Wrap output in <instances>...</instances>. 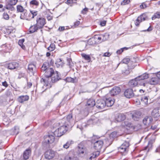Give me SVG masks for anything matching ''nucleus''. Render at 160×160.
<instances>
[{
	"instance_id": "nucleus-1",
	"label": "nucleus",
	"mask_w": 160,
	"mask_h": 160,
	"mask_svg": "<svg viewBox=\"0 0 160 160\" xmlns=\"http://www.w3.org/2000/svg\"><path fill=\"white\" fill-rule=\"evenodd\" d=\"M42 72H45L44 74V77L42 78L41 80V82L45 84L50 77L55 72L53 68L50 67L49 65V63L47 62H45L42 65L41 68Z\"/></svg>"
},
{
	"instance_id": "nucleus-2",
	"label": "nucleus",
	"mask_w": 160,
	"mask_h": 160,
	"mask_svg": "<svg viewBox=\"0 0 160 160\" xmlns=\"http://www.w3.org/2000/svg\"><path fill=\"white\" fill-rule=\"evenodd\" d=\"M59 128H58L53 132V134L56 137H60L66 133L68 129V127L67 125L62 124L59 122Z\"/></svg>"
},
{
	"instance_id": "nucleus-3",
	"label": "nucleus",
	"mask_w": 160,
	"mask_h": 160,
	"mask_svg": "<svg viewBox=\"0 0 160 160\" xmlns=\"http://www.w3.org/2000/svg\"><path fill=\"white\" fill-rule=\"evenodd\" d=\"M49 79L50 80H48L46 84L44 85V87H47L46 89L50 88L51 87V82L54 83L61 79L60 75L59 74L58 72L56 71L52 75Z\"/></svg>"
},
{
	"instance_id": "nucleus-4",
	"label": "nucleus",
	"mask_w": 160,
	"mask_h": 160,
	"mask_svg": "<svg viewBox=\"0 0 160 160\" xmlns=\"http://www.w3.org/2000/svg\"><path fill=\"white\" fill-rule=\"evenodd\" d=\"M60 122L62 124L67 125L68 127L69 126H71L73 122L72 114L68 115L66 118H63Z\"/></svg>"
},
{
	"instance_id": "nucleus-5",
	"label": "nucleus",
	"mask_w": 160,
	"mask_h": 160,
	"mask_svg": "<svg viewBox=\"0 0 160 160\" xmlns=\"http://www.w3.org/2000/svg\"><path fill=\"white\" fill-rule=\"evenodd\" d=\"M55 136L52 135H47L44 136V140L43 141L44 145H48L52 143L54 141Z\"/></svg>"
},
{
	"instance_id": "nucleus-6",
	"label": "nucleus",
	"mask_w": 160,
	"mask_h": 160,
	"mask_svg": "<svg viewBox=\"0 0 160 160\" xmlns=\"http://www.w3.org/2000/svg\"><path fill=\"white\" fill-rule=\"evenodd\" d=\"M129 145V142L125 141L118 148V151L121 153L127 152L128 151Z\"/></svg>"
},
{
	"instance_id": "nucleus-7",
	"label": "nucleus",
	"mask_w": 160,
	"mask_h": 160,
	"mask_svg": "<svg viewBox=\"0 0 160 160\" xmlns=\"http://www.w3.org/2000/svg\"><path fill=\"white\" fill-rule=\"evenodd\" d=\"M128 84L130 88H132L136 86L138 84L140 85L145 86V83L144 82H143L142 83H140L139 81L137 79H136L135 78L130 80Z\"/></svg>"
},
{
	"instance_id": "nucleus-8",
	"label": "nucleus",
	"mask_w": 160,
	"mask_h": 160,
	"mask_svg": "<svg viewBox=\"0 0 160 160\" xmlns=\"http://www.w3.org/2000/svg\"><path fill=\"white\" fill-rule=\"evenodd\" d=\"M95 105L99 109H103L106 106L105 100L104 99L98 100L96 102Z\"/></svg>"
},
{
	"instance_id": "nucleus-9",
	"label": "nucleus",
	"mask_w": 160,
	"mask_h": 160,
	"mask_svg": "<svg viewBox=\"0 0 160 160\" xmlns=\"http://www.w3.org/2000/svg\"><path fill=\"white\" fill-rule=\"evenodd\" d=\"M6 67L9 69L12 70L17 69L19 67V64L16 62H12L5 65Z\"/></svg>"
},
{
	"instance_id": "nucleus-10",
	"label": "nucleus",
	"mask_w": 160,
	"mask_h": 160,
	"mask_svg": "<svg viewBox=\"0 0 160 160\" xmlns=\"http://www.w3.org/2000/svg\"><path fill=\"white\" fill-rule=\"evenodd\" d=\"M106 106L108 107H111L114 103L115 100L112 97H108L106 96L104 98Z\"/></svg>"
},
{
	"instance_id": "nucleus-11",
	"label": "nucleus",
	"mask_w": 160,
	"mask_h": 160,
	"mask_svg": "<svg viewBox=\"0 0 160 160\" xmlns=\"http://www.w3.org/2000/svg\"><path fill=\"white\" fill-rule=\"evenodd\" d=\"M99 43L104 41L108 39L109 35L108 33H104L100 35H96Z\"/></svg>"
},
{
	"instance_id": "nucleus-12",
	"label": "nucleus",
	"mask_w": 160,
	"mask_h": 160,
	"mask_svg": "<svg viewBox=\"0 0 160 160\" xmlns=\"http://www.w3.org/2000/svg\"><path fill=\"white\" fill-rule=\"evenodd\" d=\"M96 35L90 38L88 41V44L90 45H94L99 43Z\"/></svg>"
},
{
	"instance_id": "nucleus-13",
	"label": "nucleus",
	"mask_w": 160,
	"mask_h": 160,
	"mask_svg": "<svg viewBox=\"0 0 160 160\" xmlns=\"http://www.w3.org/2000/svg\"><path fill=\"white\" fill-rule=\"evenodd\" d=\"M36 22V25L38 26V28L40 29L42 28L46 23L45 19L42 17L37 18Z\"/></svg>"
},
{
	"instance_id": "nucleus-14",
	"label": "nucleus",
	"mask_w": 160,
	"mask_h": 160,
	"mask_svg": "<svg viewBox=\"0 0 160 160\" xmlns=\"http://www.w3.org/2000/svg\"><path fill=\"white\" fill-rule=\"evenodd\" d=\"M86 151L85 147L82 145V143L79 144L78 146L77 153L80 156L83 155Z\"/></svg>"
},
{
	"instance_id": "nucleus-15",
	"label": "nucleus",
	"mask_w": 160,
	"mask_h": 160,
	"mask_svg": "<svg viewBox=\"0 0 160 160\" xmlns=\"http://www.w3.org/2000/svg\"><path fill=\"white\" fill-rule=\"evenodd\" d=\"M142 114V113L141 111L139 110H136L135 111L132 115V118L134 120L138 121L141 118Z\"/></svg>"
},
{
	"instance_id": "nucleus-16",
	"label": "nucleus",
	"mask_w": 160,
	"mask_h": 160,
	"mask_svg": "<svg viewBox=\"0 0 160 160\" xmlns=\"http://www.w3.org/2000/svg\"><path fill=\"white\" fill-rule=\"evenodd\" d=\"M124 96L127 98H132L134 96V93L132 89H127L124 92Z\"/></svg>"
},
{
	"instance_id": "nucleus-17",
	"label": "nucleus",
	"mask_w": 160,
	"mask_h": 160,
	"mask_svg": "<svg viewBox=\"0 0 160 160\" xmlns=\"http://www.w3.org/2000/svg\"><path fill=\"white\" fill-rule=\"evenodd\" d=\"M55 156V152L51 150L47 151L45 154V157L46 158L50 159L54 157Z\"/></svg>"
},
{
	"instance_id": "nucleus-18",
	"label": "nucleus",
	"mask_w": 160,
	"mask_h": 160,
	"mask_svg": "<svg viewBox=\"0 0 160 160\" xmlns=\"http://www.w3.org/2000/svg\"><path fill=\"white\" fill-rule=\"evenodd\" d=\"M121 91V89L119 87H114L110 91V94L112 96L116 95L120 93Z\"/></svg>"
},
{
	"instance_id": "nucleus-19",
	"label": "nucleus",
	"mask_w": 160,
	"mask_h": 160,
	"mask_svg": "<svg viewBox=\"0 0 160 160\" xmlns=\"http://www.w3.org/2000/svg\"><path fill=\"white\" fill-rule=\"evenodd\" d=\"M124 127L127 130H136L135 127L131 122L128 121H126L124 122Z\"/></svg>"
},
{
	"instance_id": "nucleus-20",
	"label": "nucleus",
	"mask_w": 160,
	"mask_h": 160,
	"mask_svg": "<svg viewBox=\"0 0 160 160\" xmlns=\"http://www.w3.org/2000/svg\"><path fill=\"white\" fill-rule=\"evenodd\" d=\"M103 145V142L102 141H97L94 143V148L96 150L99 151L102 148Z\"/></svg>"
},
{
	"instance_id": "nucleus-21",
	"label": "nucleus",
	"mask_w": 160,
	"mask_h": 160,
	"mask_svg": "<svg viewBox=\"0 0 160 160\" xmlns=\"http://www.w3.org/2000/svg\"><path fill=\"white\" fill-rule=\"evenodd\" d=\"M149 77V75L145 73L136 78V79H137L140 83H142L143 82H145L143 80H144L148 78ZM144 82L145 83V82Z\"/></svg>"
},
{
	"instance_id": "nucleus-22",
	"label": "nucleus",
	"mask_w": 160,
	"mask_h": 160,
	"mask_svg": "<svg viewBox=\"0 0 160 160\" xmlns=\"http://www.w3.org/2000/svg\"><path fill=\"white\" fill-rule=\"evenodd\" d=\"M126 118V115L123 113H118L115 117V119L118 122H120L124 120Z\"/></svg>"
},
{
	"instance_id": "nucleus-23",
	"label": "nucleus",
	"mask_w": 160,
	"mask_h": 160,
	"mask_svg": "<svg viewBox=\"0 0 160 160\" xmlns=\"http://www.w3.org/2000/svg\"><path fill=\"white\" fill-rule=\"evenodd\" d=\"M152 116L154 118H157L160 116V108H154L151 113Z\"/></svg>"
},
{
	"instance_id": "nucleus-24",
	"label": "nucleus",
	"mask_w": 160,
	"mask_h": 160,
	"mask_svg": "<svg viewBox=\"0 0 160 160\" xmlns=\"http://www.w3.org/2000/svg\"><path fill=\"white\" fill-rule=\"evenodd\" d=\"M31 154V151L30 149H28L26 150L23 153V159L24 160H26L28 159Z\"/></svg>"
},
{
	"instance_id": "nucleus-25",
	"label": "nucleus",
	"mask_w": 160,
	"mask_h": 160,
	"mask_svg": "<svg viewBox=\"0 0 160 160\" xmlns=\"http://www.w3.org/2000/svg\"><path fill=\"white\" fill-rule=\"evenodd\" d=\"M152 121V118L150 116H146L143 120V122L144 124L148 125L150 124Z\"/></svg>"
},
{
	"instance_id": "nucleus-26",
	"label": "nucleus",
	"mask_w": 160,
	"mask_h": 160,
	"mask_svg": "<svg viewBox=\"0 0 160 160\" xmlns=\"http://www.w3.org/2000/svg\"><path fill=\"white\" fill-rule=\"evenodd\" d=\"M35 70L36 66L34 64H30L28 65V71L29 73L33 75Z\"/></svg>"
},
{
	"instance_id": "nucleus-27",
	"label": "nucleus",
	"mask_w": 160,
	"mask_h": 160,
	"mask_svg": "<svg viewBox=\"0 0 160 160\" xmlns=\"http://www.w3.org/2000/svg\"><path fill=\"white\" fill-rule=\"evenodd\" d=\"M29 98V97L27 95H22L19 96L18 98V100L19 102L22 103L25 101H28Z\"/></svg>"
},
{
	"instance_id": "nucleus-28",
	"label": "nucleus",
	"mask_w": 160,
	"mask_h": 160,
	"mask_svg": "<svg viewBox=\"0 0 160 160\" xmlns=\"http://www.w3.org/2000/svg\"><path fill=\"white\" fill-rule=\"evenodd\" d=\"M19 127L18 126H15L10 130L11 134L13 135H17L19 133Z\"/></svg>"
},
{
	"instance_id": "nucleus-29",
	"label": "nucleus",
	"mask_w": 160,
	"mask_h": 160,
	"mask_svg": "<svg viewBox=\"0 0 160 160\" xmlns=\"http://www.w3.org/2000/svg\"><path fill=\"white\" fill-rule=\"evenodd\" d=\"M20 18L22 19H26L28 20H30V17H28V13L26 12V10L21 12Z\"/></svg>"
},
{
	"instance_id": "nucleus-30",
	"label": "nucleus",
	"mask_w": 160,
	"mask_h": 160,
	"mask_svg": "<svg viewBox=\"0 0 160 160\" xmlns=\"http://www.w3.org/2000/svg\"><path fill=\"white\" fill-rule=\"evenodd\" d=\"M158 82V79L156 77H153L151 78L148 82L151 85L157 84Z\"/></svg>"
},
{
	"instance_id": "nucleus-31",
	"label": "nucleus",
	"mask_w": 160,
	"mask_h": 160,
	"mask_svg": "<svg viewBox=\"0 0 160 160\" xmlns=\"http://www.w3.org/2000/svg\"><path fill=\"white\" fill-rule=\"evenodd\" d=\"M81 55L84 59L87 61V62H89L91 61V58L89 55L82 53L81 54Z\"/></svg>"
},
{
	"instance_id": "nucleus-32",
	"label": "nucleus",
	"mask_w": 160,
	"mask_h": 160,
	"mask_svg": "<svg viewBox=\"0 0 160 160\" xmlns=\"http://www.w3.org/2000/svg\"><path fill=\"white\" fill-rule=\"evenodd\" d=\"M118 136L117 132L116 131H114L110 133L109 135L110 140L111 142L117 138Z\"/></svg>"
},
{
	"instance_id": "nucleus-33",
	"label": "nucleus",
	"mask_w": 160,
	"mask_h": 160,
	"mask_svg": "<svg viewBox=\"0 0 160 160\" xmlns=\"http://www.w3.org/2000/svg\"><path fill=\"white\" fill-rule=\"evenodd\" d=\"M95 101L92 99H88L87 102V105L90 107H91L94 106L95 105Z\"/></svg>"
},
{
	"instance_id": "nucleus-34",
	"label": "nucleus",
	"mask_w": 160,
	"mask_h": 160,
	"mask_svg": "<svg viewBox=\"0 0 160 160\" xmlns=\"http://www.w3.org/2000/svg\"><path fill=\"white\" fill-rule=\"evenodd\" d=\"M38 29H39L38 27L36 25V24H35L30 27L29 29V32L30 33H33L37 31Z\"/></svg>"
},
{
	"instance_id": "nucleus-35",
	"label": "nucleus",
	"mask_w": 160,
	"mask_h": 160,
	"mask_svg": "<svg viewBox=\"0 0 160 160\" xmlns=\"http://www.w3.org/2000/svg\"><path fill=\"white\" fill-rule=\"evenodd\" d=\"M142 103L144 104V106H146L148 104V98L146 96L142 97L141 99Z\"/></svg>"
},
{
	"instance_id": "nucleus-36",
	"label": "nucleus",
	"mask_w": 160,
	"mask_h": 160,
	"mask_svg": "<svg viewBox=\"0 0 160 160\" xmlns=\"http://www.w3.org/2000/svg\"><path fill=\"white\" fill-rule=\"evenodd\" d=\"M55 64L56 67L58 68L62 67L63 65V62L62 61L61 59L58 58L57 59Z\"/></svg>"
},
{
	"instance_id": "nucleus-37",
	"label": "nucleus",
	"mask_w": 160,
	"mask_h": 160,
	"mask_svg": "<svg viewBox=\"0 0 160 160\" xmlns=\"http://www.w3.org/2000/svg\"><path fill=\"white\" fill-rule=\"evenodd\" d=\"M66 81L68 82H76L78 81V78L76 77L72 78L71 77H68L66 78Z\"/></svg>"
},
{
	"instance_id": "nucleus-38",
	"label": "nucleus",
	"mask_w": 160,
	"mask_h": 160,
	"mask_svg": "<svg viewBox=\"0 0 160 160\" xmlns=\"http://www.w3.org/2000/svg\"><path fill=\"white\" fill-rule=\"evenodd\" d=\"M73 143V141L72 140H69L67 142L63 145V147L64 148L67 149L69 146L72 144Z\"/></svg>"
},
{
	"instance_id": "nucleus-39",
	"label": "nucleus",
	"mask_w": 160,
	"mask_h": 160,
	"mask_svg": "<svg viewBox=\"0 0 160 160\" xmlns=\"http://www.w3.org/2000/svg\"><path fill=\"white\" fill-rule=\"evenodd\" d=\"M148 18V17L145 14H143L139 16L138 18V20L140 19V21L141 22L142 21H145Z\"/></svg>"
},
{
	"instance_id": "nucleus-40",
	"label": "nucleus",
	"mask_w": 160,
	"mask_h": 160,
	"mask_svg": "<svg viewBox=\"0 0 160 160\" xmlns=\"http://www.w3.org/2000/svg\"><path fill=\"white\" fill-rule=\"evenodd\" d=\"M24 41L25 40L24 39H22L19 40L18 42V45L23 50H25L26 48L25 46L23 44V43L24 42Z\"/></svg>"
},
{
	"instance_id": "nucleus-41",
	"label": "nucleus",
	"mask_w": 160,
	"mask_h": 160,
	"mask_svg": "<svg viewBox=\"0 0 160 160\" xmlns=\"http://www.w3.org/2000/svg\"><path fill=\"white\" fill-rule=\"evenodd\" d=\"M152 144L148 142V145L144 147L143 150H147V152H148L152 149Z\"/></svg>"
},
{
	"instance_id": "nucleus-42",
	"label": "nucleus",
	"mask_w": 160,
	"mask_h": 160,
	"mask_svg": "<svg viewBox=\"0 0 160 160\" xmlns=\"http://www.w3.org/2000/svg\"><path fill=\"white\" fill-rule=\"evenodd\" d=\"M100 152V151L98 150L96 152H93L92 156L90 157V158H94L98 157L99 155Z\"/></svg>"
},
{
	"instance_id": "nucleus-43",
	"label": "nucleus",
	"mask_w": 160,
	"mask_h": 160,
	"mask_svg": "<svg viewBox=\"0 0 160 160\" xmlns=\"http://www.w3.org/2000/svg\"><path fill=\"white\" fill-rule=\"evenodd\" d=\"M30 12L31 13V14L32 15V17H30V20L32 18H34L35 16H36L38 14V12L37 11H35L34 10H30Z\"/></svg>"
},
{
	"instance_id": "nucleus-44",
	"label": "nucleus",
	"mask_w": 160,
	"mask_h": 160,
	"mask_svg": "<svg viewBox=\"0 0 160 160\" xmlns=\"http://www.w3.org/2000/svg\"><path fill=\"white\" fill-rule=\"evenodd\" d=\"M17 11L18 12H22L25 11V10L24 9L23 7L20 5H18L17 6Z\"/></svg>"
},
{
	"instance_id": "nucleus-45",
	"label": "nucleus",
	"mask_w": 160,
	"mask_h": 160,
	"mask_svg": "<svg viewBox=\"0 0 160 160\" xmlns=\"http://www.w3.org/2000/svg\"><path fill=\"white\" fill-rule=\"evenodd\" d=\"M156 139V135L153 134L151 137V139L148 142L151 144L155 142V139Z\"/></svg>"
},
{
	"instance_id": "nucleus-46",
	"label": "nucleus",
	"mask_w": 160,
	"mask_h": 160,
	"mask_svg": "<svg viewBox=\"0 0 160 160\" xmlns=\"http://www.w3.org/2000/svg\"><path fill=\"white\" fill-rule=\"evenodd\" d=\"M156 18H160V12H157L154 14L153 16L152 17V20H154Z\"/></svg>"
},
{
	"instance_id": "nucleus-47",
	"label": "nucleus",
	"mask_w": 160,
	"mask_h": 160,
	"mask_svg": "<svg viewBox=\"0 0 160 160\" xmlns=\"http://www.w3.org/2000/svg\"><path fill=\"white\" fill-rule=\"evenodd\" d=\"M13 5H11L9 4V3L7 5H6L4 8L8 10H11L12 11L13 10L14 8L12 6Z\"/></svg>"
},
{
	"instance_id": "nucleus-48",
	"label": "nucleus",
	"mask_w": 160,
	"mask_h": 160,
	"mask_svg": "<svg viewBox=\"0 0 160 160\" xmlns=\"http://www.w3.org/2000/svg\"><path fill=\"white\" fill-rule=\"evenodd\" d=\"M31 5H34L38 6L39 5V2L36 0H32L30 2Z\"/></svg>"
},
{
	"instance_id": "nucleus-49",
	"label": "nucleus",
	"mask_w": 160,
	"mask_h": 160,
	"mask_svg": "<svg viewBox=\"0 0 160 160\" xmlns=\"http://www.w3.org/2000/svg\"><path fill=\"white\" fill-rule=\"evenodd\" d=\"M128 49V48L126 47H124L122 48H121L120 49L118 50L117 52L116 53L118 54H119L121 53L124 50H126Z\"/></svg>"
},
{
	"instance_id": "nucleus-50",
	"label": "nucleus",
	"mask_w": 160,
	"mask_h": 160,
	"mask_svg": "<svg viewBox=\"0 0 160 160\" xmlns=\"http://www.w3.org/2000/svg\"><path fill=\"white\" fill-rule=\"evenodd\" d=\"M18 1V0H10L8 3L9 4L11 5H15Z\"/></svg>"
},
{
	"instance_id": "nucleus-51",
	"label": "nucleus",
	"mask_w": 160,
	"mask_h": 160,
	"mask_svg": "<svg viewBox=\"0 0 160 160\" xmlns=\"http://www.w3.org/2000/svg\"><path fill=\"white\" fill-rule=\"evenodd\" d=\"M55 48V46L54 44H52L48 48V49L50 51H53Z\"/></svg>"
},
{
	"instance_id": "nucleus-52",
	"label": "nucleus",
	"mask_w": 160,
	"mask_h": 160,
	"mask_svg": "<svg viewBox=\"0 0 160 160\" xmlns=\"http://www.w3.org/2000/svg\"><path fill=\"white\" fill-rule=\"evenodd\" d=\"M3 17L4 19L8 20L9 19V16L7 12H4L3 14Z\"/></svg>"
},
{
	"instance_id": "nucleus-53",
	"label": "nucleus",
	"mask_w": 160,
	"mask_h": 160,
	"mask_svg": "<svg viewBox=\"0 0 160 160\" xmlns=\"http://www.w3.org/2000/svg\"><path fill=\"white\" fill-rule=\"evenodd\" d=\"M130 0H124L121 2V5H124L129 3Z\"/></svg>"
},
{
	"instance_id": "nucleus-54",
	"label": "nucleus",
	"mask_w": 160,
	"mask_h": 160,
	"mask_svg": "<svg viewBox=\"0 0 160 160\" xmlns=\"http://www.w3.org/2000/svg\"><path fill=\"white\" fill-rule=\"evenodd\" d=\"M5 95L7 97H10L12 95V92L10 90H7L5 93Z\"/></svg>"
},
{
	"instance_id": "nucleus-55",
	"label": "nucleus",
	"mask_w": 160,
	"mask_h": 160,
	"mask_svg": "<svg viewBox=\"0 0 160 160\" xmlns=\"http://www.w3.org/2000/svg\"><path fill=\"white\" fill-rule=\"evenodd\" d=\"M147 7V6L144 2H142V4L140 5V7L141 9H144Z\"/></svg>"
},
{
	"instance_id": "nucleus-56",
	"label": "nucleus",
	"mask_w": 160,
	"mask_h": 160,
	"mask_svg": "<svg viewBox=\"0 0 160 160\" xmlns=\"http://www.w3.org/2000/svg\"><path fill=\"white\" fill-rule=\"evenodd\" d=\"M65 160H76V159L74 158H72L69 156H67L65 157Z\"/></svg>"
},
{
	"instance_id": "nucleus-57",
	"label": "nucleus",
	"mask_w": 160,
	"mask_h": 160,
	"mask_svg": "<svg viewBox=\"0 0 160 160\" xmlns=\"http://www.w3.org/2000/svg\"><path fill=\"white\" fill-rule=\"evenodd\" d=\"M129 60H130L129 58H125L122 60V62L123 63L127 64L129 62Z\"/></svg>"
},
{
	"instance_id": "nucleus-58",
	"label": "nucleus",
	"mask_w": 160,
	"mask_h": 160,
	"mask_svg": "<svg viewBox=\"0 0 160 160\" xmlns=\"http://www.w3.org/2000/svg\"><path fill=\"white\" fill-rule=\"evenodd\" d=\"M25 75L24 73L22 72H20L19 73V76L18 78H23L25 77Z\"/></svg>"
},
{
	"instance_id": "nucleus-59",
	"label": "nucleus",
	"mask_w": 160,
	"mask_h": 160,
	"mask_svg": "<svg viewBox=\"0 0 160 160\" xmlns=\"http://www.w3.org/2000/svg\"><path fill=\"white\" fill-rule=\"evenodd\" d=\"M107 21L105 20L101 21L100 22V25L102 26H105L106 23Z\"/></svg>"
},
{
	"instance_id": "nucleus-60",
	"label": "nucleus",
	"mask_w": 160,
	"mask_h": 160,
	"mask_svg": "<svg viewBox=\"0 0 160 160\" xmlns=\"http://www.w3.org/2000/svg\"><path fill=\"white\" fill-rule=\"evenodd\" d=\"M129 73H130V72H129V70H125V71H123L122 72V73L124 75H128Z\"/></svg>"
},
{
	"instance_id": "nucleus-61",
	"label": "nucleus",
	"mask_w": 160,
	"mask_h": 160,
	"mask_svg": "<svg viewBox=\"0 0 160 160\" xmlns=\"http://www.w3.org/2000/svg\"><path fill=\"white\" fill-rule=\"evenodd\" d=\"M141 22V21H140V19L138 20V18L137 19L136 21L135 22V25L137 26H138L139 25V23Z\"/></svg>"
},
{
	"instance_id": "nucleus-62",
	"label": "nucleus",
	"mask_w": 160,
	"mask_h": 160,
	"mask_svg": "<svg viewBox=\"0 0 160 160\" xmlns=\"http://www.w3.org/2000/svg\"><path fill=\"white\" fill-rule=\"evenodd\" d=\"M74 0H67L66 3L68 4H72L73 2H74Z\"/></svg>"
},
{
	"instance_id": "nucleus-63",
	"label": "nucleus",
	"mask_w": 160,
	"mask_h": 160,
	"mask_svg": "<svg viewBox=\"0 0 160 160\" xmlns=\"http://www.w3.org/2000/svg\"><path fill=\"white\" fill-rule=\"evenodd\" d=\"M88 9L87 8H85L81 11V13L83 14H84L86 13V12L88 11Z\"/></svg>"
},
{
	"instance_id": "nucleus-64",
	"label": "nucleus",
	"mask_w": 160,
	"mask_h": 160,
	"mask_svg": "<svg viewBox=\"0 0 160 160\" xmlns=\"http://www.w3.org/2000/svg\"><path fill=\"white\" fill-rule=\"evenodd\" d=\"M2 85L5 87V88H7L8 87V84L7 82L6 81H5L4 82H2Z\"/></svg>"
}]
</instances>
